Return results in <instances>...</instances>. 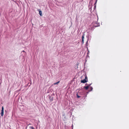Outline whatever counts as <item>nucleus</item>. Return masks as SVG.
<instances>
[{
	"label": "nucleus",
	"instance_id": "obj_14",
	"mask_svg": "<svg viewBox=\"0 0 129 129\" xmlns=\"http://www.w3.org/2000/svg\"><path fill=\"white\" fill-rule=\"evenodd\" d=\"M30 124H29V125H30Z\"/></svg>",
	"mask_w": 129,
	"mask_h": 129
},
{
	"label": "nucleus",
	"instance_id": "obj_12",
	"mask_svg": "<svg viewBox=\"0 0 129 129\" xmlns=\"http://www.w3.org/2000/svg\"><path fill=\"white\" fill-rule=\"evenodd\" d=\"M22 52H25L26 53V52H25L24 50H23V51H22Z\"/></svg>",
	"mask_w": 129,
	"mask_h": 129
},
{
	"label": "nucleus",
	"instance_id": "obj_10",
	"mask_svg": "<svg viewBox=\"0 0 129 129\" xmlns=\"http://www.w3.org/2000/svg\"><path fill=\"white\" fill-rule=\"evenodd\" d=\"M29 127L30 128H31L32 129H35V128H34V127L33 126H30Z\"/></svg>",
	"mask_w": 129,
	"mask_h": 129
},
{
	"label": "nucleus",
	"instance_id": "obj_8",
	"mask_svg": "<svg viewBox=\"0 0 129 129\" xmlns=\"http://www.w3.org/2000/svg\"><path fill=\"white\" fill-rule=\"evenodd\" d=\"M59 82H60V81H59L56 82L54 83V85H55L56 84H57L58 83H59Z\"/></svg>",
	"mask_w": 129,
	"mask_h": 129
},
{
	"label": "nucleus",
	"instance_id": "obj_7",
	"mask_svg": "<svg viewBox=\"0 0 129 129\" xmlns=\"http://www.w3.org/2000/svg\"><path fill=\"white\" fill-rule=\"evenodd\" d=\"M93 88L92 87H89V89L90 90L89 91H91L92 90Z\"/></svg>",
	"mask_w": 129,
	"mask_h": 129
},
{
	"label": "nucleus",
	"instance_id": "obj_3",
	"mask_svg": "<svg viewBox=\"0 0 129 129\" xmlns=\"http://www.w3.org/2000/svg\"><path fill=\"white\" fill-rule=\"evenodd\" d=\"M91 84H88L87 85V86H85L84 87V89H86V90H87V89H88V88H89V87L90 86V85H91Z\"/></svg>",
	"mask_w": 129,
	"mask_h": 129
},
{
	"label": "nucleus",
	"instance_id": "obj_9",
	"mask_svg": "<svg viewBox=\"0 0 129 129\" xmlns=\"http://www.w3.org/2000/svg\"><path fill=\"white\" fill-rule=\"evenodd\" d=\"M95 24H97V25H94V26L95 27H97L98 26H99V24H97V23H95Z\"/></svg>",
	"mask_w": 129,
	"mask_h": 129
},
{
	"label": "nucleus",
	"instance_id": "obj_5",
	"mask_svg": "<svg viewBox=\"0 0 129 129\" xmlns=\"http://www.w3.org/2000/svg\"><path fill=\"white\" fill-rule=\"evenodd\" d=\"M97 2V0H96V1L94 4V5H94V8H93L94 10L95 9V8H96V5H95L96 4V3Z\"/></svg>",
	"mask_w": 129,
	"mask_h": 129
},
{
	"label": "nucleus",
	"instance_id": "obj_1",
	"mask_svg": "<svg viewBox=\"0 0 129 129\" xmlns=\"http://www.w3.org/2000/svg\"><path fill=\"white\" fill-rule=\"evenodd\" d=\"M83 76H84L85 77V79H84L83 80H81V82L82 83H84L87 82L88 81V79L86 75L85 74Z\"/></svg>",
	"mask_w": 129,
	"mask_h": 129
},
{
	"label": "nucleus",
	"instance_id": "obj_4",
	"mask_svg": "<svg viewBox=\"0 0 129 129\" xmlns=\"http://www.w3.org/2000/svg\"><path fill=\"white\" fill-rule=\"evenodd\" d=\"M84 34H83L82 36V42L83 44L84 43Z\"/></svg>",
	"mask_w": 129,
	"mask_h": 129
},
{
	"label": "nucleus",
	"instance_id": "obj_13",
	"mask_svg": "<svg viewBox=\"0 0 129 129\" xmlns=\"http://www.w3.org/2000/svg\"><path fill=\"white\" fill-rule=\"evenodd\" d=\"M51 100L52 101L53 100V99Z\"/></svg>",
	"mask_w": 129,
	"mask_h": 129
},
{
	"label": "nucleus",
	"instance_id": "obj_6",
	"mask_svg": "<svg viewBox=\"0 0 129 129\" xmlns=\"http://www.w3.org/2000/svg\"><path fill=\"white\" fill-rule=\"evenodd\" d=\"M39 12L40 15L41 16H42V12L41 11H39Z\"/></svg>",
	"mask_w": 129,
	"mask_h": 129
},
{
	"label": "nucleus",
	"instance_id": "obj_2",
	"mask_svg": "<svg viewBox=\"0 0 129 129\" xmlns=\"http://www.w3.org/2000/svg\"><path fill=\"white\" fill-rule=\"evenodd\" d=\"M4 109L3 107H2L1 110V115L2 116H3L4 115Z\"/></svg>",
	"mask_w": 129,
	"mask_h": 129
},
{
	"label": "nucleus",
	"instance_id": "obj_11",
	"mask_svg": "<svg viewBox=\"0 0 129 129\" xmlns=\"http://www.w3.org/2000/svg\"><path fill=\"white\" fill-rule=\"evenodd\" d=\"M77 97L78 98H79L80 97V96H79L77 94Z\"/></svg>",
	"mask_w": 129,
	"mask_h": 129
}]
</instances>
